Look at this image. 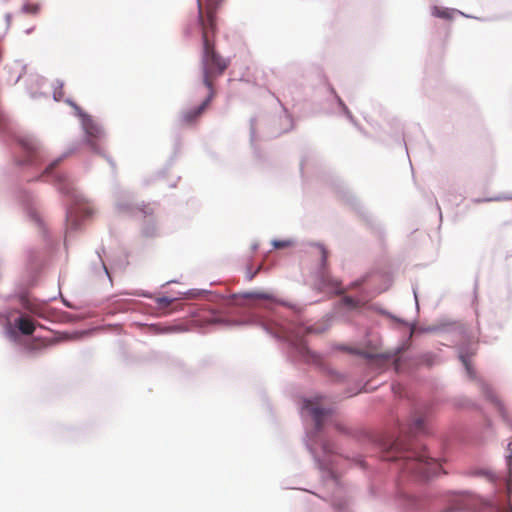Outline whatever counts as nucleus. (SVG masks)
I'll use <instances>...</instances> for the list:
<instances>
[{
	"instance_id": "nucleus-1",
	"label": "nucleus",
	"mask_w": 512,
	"mask_h": 512,
	"mask_svg": "<svg viewBox=\"0 0 512 512\" xmlns=\"http://www.w3.org/2000/svg\"><path fill=\"white\" fill-rule=\"evenodd\" d=\"M409 412L405 421L395 420V428L390 431L369 433L353 431L336 423L335 428L342 434L355 438L358 442L369 445L374 454L390 465L398 486L396 501L407 509H424L425 501L406 490L404 483L408 480L427 482L439 475L441 465L427 451L425 446L414 443L412 437L428 435V417L431 407L425 402L407 398Z\"/></svg>"
},
{
	"instance_id": "nucleus-2",
	"label": "nucleus",
	"mask_w": 512,
	"mask_h": 512,
	"mask_svg": "<svg viewBox=\"0 0 512 512\" xmlns=\"http://www.w3.org/2000/svg\"><path fill=\"white\" fill-rule=\"evenodd\" d=\"M224 303L226 306H245L251 324L261 327L273 338L284 342L290 361L318 363L319 356L307 347L303 337L328 330L332 324V315H327L318 324L306 325L300 319L303 306L276 301L270 294L257 291L231 294L224 299Z\"/></svg>"
},
{
	"instance_id": "nucleus-3",
	"label": "nucleus",
	"mask_w": 512,
	"mask_h": 512,
	"mask_svg": "<svg viewBox=\"0 0 512 512\" xmlns=\"http://www.w3.org/2000/svg\"><path fill=\"white\" fill-rule=\"evenodd\" d=\"M66 102L74 108L76 115L79 117L84 138L81 141L71 143L66 151L52 160L43 169H40V172L34 179H44L47 182L53 183L58 192L67 201L65 208L66 237L64 241V245L67 248L68 237L80 228L82 220L92 215V210L84 205L87 202V199L75 188L68 176L57 169L58 165L75 153L82 143L89 146L91 151L95 154L104 157L112 169H115V162L111 157L104 154L97 144V141L101 140L105 136V130L101 123L83 111L71 99H67Z\"/></svg>"
},
{
	"instance_id": "nucleus-4",
	"label": "nucleus",
	"mask_w": 512,
	"mask_h": 512,
	"mask_svg": "<svg viewBox=\"0 0 512 512\" xmlns=\"http://www.w3.org/2000/svg\"><path fill=\"white\" fill-rule=\"evenodd\" d=\"M333 412L331 407H323L317 400L311 398H304L300 405L301 417L310 418L313 422V427L306 431V448L320 471L323 483L340 489V479L336 472L340 457L334 444L323 434L324 425L331 419Z\"/></svg>"
},
{
	"instance_id": "nucleus-5",
	"label": "nucleus",
	"mask_w": 512,
	"mask_h": 512,
	"mask_svg": "<svg viewBox=\"0 0 512 512\" xmlns=\"http://www.w3.org/2000/svg\"><path fill=\"white\" fill-rule=\"evenodd\" d=\"M12 298L18 300L22 310L18 308L7 310L5 313H0V319L5 320V336L10 341L18 343L23 337L33 335L39 326L34 318H44L46 303L55 297L42 301L32 300L26 290L19 288L14 295H8L5 300Z\"/></svg>"
},
{
	"instance_id": "nucleus-6",
	"label": "nucleus",
	"mask_w": 512,
	"mask_h": 512,
	"mask_svg": "<svg viewBox=\"0 0 512 512\" xmlns=\"http://www.w3.org/2000/svg\"><path fill=\"white\" fill-rule=\"evenodd\" d=\"M229 60L224 59L214 47V44L209 39L208 31L202 32V55H201V70L202 81L209 93L200 105L206 110L215 96V91L212 84V78L220 76L228 67Z\"/></svg>"
},
{
	"instance_id": "nucleus-7",
	"label": "nucleus",
	"mask_w": 512,
	"mask_h": 512,
	"mask_svg": "<svg viewBox=\"0 0 512 512\" xmlns=\"http://www.w3.org/2000/svg\"><path fill=\"white\" fill-rule=\"evenodd\" d=\"M14 145V160L20 167L39 169L44 163L47 152L42 142L34 135L22 137L9 136Z\"/></svg>"
},
{
	"instance_id": "nucleus-8",
	"label": "nucleus",
	"mask_w": 512,
	"mask_h": 512,
	"mask_svg": "<svg viewBox=\"0 0 512 512\" xmlns=\"http://www.w3.org/2000/svg\"><path fill=\"white\" fill-rule=\"evenodd\" d=\"M339 350L348 352L353 355L360 356L362 358H365L369 362H376V361H391L394 369L397 372H401L404 370V364L406 362L404 352L406 350V345L402 344L395 348L394 350L386 351L383 353H376L367 351L360 348H352L345 344H340L337 346Z\"/></svg>"
},
{
	"instance_id": "nucleus-9",
	"label": "nucleus",
	"mask_w": 512,
	"mask_h": 512,
	"mask_svg": "<svg viewBox=\"0 0 512 512\" xmlns=\"http://www.w3.org/2000/svg\"><path fill=\"white\" fill-rule=\"evenodd\" d=\"M456 511H469V512H503V508L490 501L482 498H476L467 493L455 494L450 500L447 508L441 512H456Z\"/></svg>"
},
{
	"instance_id": "nucleus-10",
	"label": "nucleus",
	"mask_w": 512,
	"mask_h": 512,
	"mask_svg": "<svg viewBox=\"0 0 512 512\" xmlns=\"http://www.w3.org/2000/svg\"><path fill=\"white\" fill-rule=\"evenodd\" d=\"M114 208L118 214L135 217L138 215H150L152 207L148 204H138L134 194L121 187H115L113 191Z\"/></svg>"
},
{
	"instance_id": "nucleus-11",
	"label": "nucleus",
	"mask_w": 512,
	"mask_h": 512,
	"mask_svg": "<svg viewBox=\"0 0 512 512\" xmlns=\"http://www.w3.org/2000/svg\"><path fill=\"white\" fill-rule=\"evenodd\" d=\"M310 245L317 247L321 254L320 263L316 272V285L318 289L321 291L338 293L340 290L338 281L326 270L328 250L322 243H310Z\"/></svg>"
},
{
	"instance_id": "nucleus-12",
	"label": "nucleus",
	"mask_w": 512,
	"mask_h": 512,
	"mask_svg": "<svg viewBox=\"0 0 512 512\" xmlns=\"http://www.w3.org/2000/svg\"><path fill=\"white\" fill-rule=\"evenodd\" d=\"M228 296H222L221 297V304L217 310L212 311V322L215 324H231L232 322L229 319L230 314H243L246 319L242 323H249L248 321V315L246 313V307L245 306H226L224 303V299Z\"/></svg>"
},
{
	"instance_id": "nucleus-13",
	"label": "nucleus",
	"mask_w": 512,
	"mask_h": 512,
	"mask_svg": "<svg viewBox=\"0 0 512 512\" xmlns=\"http://www.w3.org/2000/svg\"><path fill=\"white\" fill-rule=\"evenodd\" d=\"M434 328H436L435 334L440 336L450 335L453 339L460 338L465 333V327L462 323L447 317L437 319L434 322Z\"/></svg>"
},
{
	"instance_id": "nucleus-14",
	"label": "nucleus",
	"mask_w": 512,
	"mask_h": 512,
	"mask_svg": "<svg viewBox=\"0 0 512 512\" xmlns=\"http://www.w3.org/2000/svg\"><path fill=\"white\" fill-rule=\"evenodd\" d=\"M19 199L24 205L27 217L41 230L43 236L46 238L47 230L45 228L44 222L39 215L35 205H34V197L28 191H21L19 195Z\"/></svg>"
},
{
	"instance_id": "nucleus-15",
	"label": "nucleus",
	"mask_w": 512,
	"mask_h": 512,
	"mask_svg": "<svg viewBox=\"0 0 512 512\" xmlns=\"http://www.w3.org/2000/svg\"><path fill=\"white\" fill-rule=\"evenodd\" d=\"M372 297H374V295L369 294L365 289H361L357 296L343 295L338 303L337 313H339L342 308H347L351 311L364 308Z\"/></svg>"
},
{
	"instance_id": "nucleus-16",
	"label": "nucleus",
	"mask_w": 512,
	"mask_h": 512,
	"mask_svg": "<svg viewBox=\"0 0 512 512\" xmlns=\"http://www.w3.org/2000/svg\"><path fill=\"white\" fill-rule=\"evenodd\" d=\"M369 308L378 312L379 314H382V315L388 317L389 319L395 321L396 323H398L402 326L409 327L412 332L417 331L419 333H434L435 334L436 328H434V323L431 325L425 326V327L417 328L416 321L408 322L407 320L402 319V318L390 313L388 310L378 307L377 305H371V306H369Z\"/></svg>"
},
{
	"instance_id": "nucleus-17",
	"label": "nucleus",
	"mask_w": 512,
	"mask_h": 512,
	"mask_svg": "<svg viewBox=\"0 0 512 512\" xmlns=\"http://www.w3.org/2000/svg\"><path fill=\"white\" fill-rule=\"evenodd\" d=\"M47 80L40 75H31L29 77V84L27 85V92L32 100L49 99V92L44 90Z\"/></svg>"
},
{
	"instance_id": "nucleus-18",
	"label": "nucleus",
	"mask_w": 512,
	"mask_h": 512,
	"mask_svg": "<svg viewBox=\"0 0 512 512\" xmlns=\"http://www.w3.org/2000/svg\"><path fill=\"white\" fill-rule=\"evenodd\" d=\"M330 502L334 512H355L352 500L340 493L334 492Z\"/></svg>"
},
{
	"instance_id": "nucleus-19",
	"label": "nucleus",
	"mask_w": 512,
	"mask_h": 512,
	"mask_svg": "<svg viewBox=\"0 0 512 512\" xmlns=\"http://www.w3.org/2000/svg\"><path fill=\"white\" fill-rule=\"evenodd\" d=\"M91 271L96 276H105L109 283L112 284L111 274L99 250H96V260L91 263Z\"/></svg>"
},
{
	"instance_id": "nucleus-20",
	"label": "nucleus",
	"mask_w": 512,
	"mask_h": 512,
	"mask_svg": "<svg viewBox=\"0 0 512 512\" xmlns=\"http://www.w3.org/2000/svg\"><path fill=\"white\" fill-rule=\"evenodd\" d=\"M204 111L205 109L200 104L193 108L184 109L180 112V121L183 124L191 125L198 120Z\"/></svg>"
},
{
	"instance_id": "nucleus-21",
	"label": "nucleus",
	"mask_w": 512,
	"mask_h": 512,
	"mask_svg": "<svg viewBox=\"0 0 512 512\" xmlns=\"http://www.w3.org/2000/svg\"><path fill=\"white\" fill-rule=\"evenodd\" d=\"M454 13H458L466 18H474L473 16L471 15H468V14H465L457 9H450V8H445V7H439V6H436L434 5L432 7V10H431V14L434 16V17H437V18H440V19H445V20H450L452 19V15Z\"/></svg>"
},
{
	"instance_id": "nucleus-22",
	"label": "nucleus",
	"mask_w": 512,
	"mask_h": 512,
	"mask_svg": "<svg viewBox=\"0 0 512 512\" xmlns=\"http://www.w3.org/2000/svg\"><path fill=\"white\" fill-rule=\"evenodd\" d=\"M512 309V290L510 288L507 289L506 293V299L503 303V307L501 308V316L502 320L497 322L496 325L501 330L504 328L505 324L507 323L510 315V311Z\"/></svg>"
},
{
	"instance_id": "nucleus-23",
	"label": "nucleus",
	"mask_w": 512,
	"mask_h": 512,
	"mask_svg": "<svg viewBox=\"0 0 512 512\" xmlns=\"http://www.w3.org/2000/svg\"><path fill=\"white\" fill-rule=\"evenodd\" d=\"M328 91L331 93V95H333L341 113H343L352 124L357 126V122H356L355 118L353 117L352 113L350 112V110L348 109V107L346 106V104L344 103L342 98L337 94V92L335 91L333 86L328 85Z\"/></svg>"
},
{
	"instance_id": "nucleus-24",
	"label": "nucleus",
	"mask_w": 512,
	"mask_h": 512,
	"mask_svg": "<svg viewBox=\"0 0 512 512\" xmlns=\"http://www.w3.org/2000/svg\"><path fill=\"white\" fill-rule=\"evenodd\" d=\"M144 217V223L142 226V234L145 237H154L157 235V226L153 216V212L150 215H142Z\"/></svg>"
},
{
	"instance_id": "nucleus-25",
	"label": "nucleus",
	"mask_w": 512,
	"mask_h": 512,
	"mask_svg": "<svg viewBox=\"0 0 512 512\" xmlns=\"http://www.w3.org/2000/svg\"><path fill=\"white\" fill-rule=\"evenodd\" d=\"M223 0H206L208 8V26L213 28L215 22V13Z\"/></svg>"
},
{
	"instance_id": "nucleus-26",
	"label": "nucleus",
	"mask_w": 512,
	"mask_h": 512,
	"mask_svg": "<svg viewBox=\"0 0 512 512\" xmlns=\"http://www.w3.org/2000/svg\"><path fill=\"white\" fill-rule=\"evenodd\" d=\"M439 363L438 356L432 352H425L419 356V364L433 367Z\"/></svg>"
},
{
	"instance_id": "nucleus-27",
	"label": "nucleus",
	"mask_w": 512,
	"mask_h": 512,
	"mask_svg": "<svg viewBox=\"0 0 512 512\" xmlns=\"http://www.w3.org/2000/svg\"><path fill=\"white\" fill-rule=\"evenodd\" d=\"M296 244V241L294 239H273L271 241V245L274 249H282L290 246H294Z\"/></svg>"
},
{
	"instance_id": "nucleus-28",
	"label": "nucleus",
	"mask_w": 512,
	"mask_h": 512,
	"mask_svg": "<svg viewBox=\"0 0 512 512\" xmlns=\"http://www.w3.org/2000/svg\"><path fill=\"white\" fill-rule=\"evenodd\" d=\"M506 199H512V198L506 197V196H501V195L494 196V197H484V198L477 197V198H472L471 202L475 203V204H480V203H486V202H492V201H501V200H506Z\"/></svg>"
},
{
	"instance_id": "nucleus-29",
	"label": "nucleus",
	"mask_w": 512,
	"mask_h": 512,
	"mask_svg": "<svg viewBox=\"0 0 512 512\" xmlns=\"http://www.w3.org/2000/svg\"><path fill=\"white\" fill-rule=\"evenodd\" d=\"M63 85H64L63 81H61L59 79H56L55 82L53 83V87H54L53 99L55 101L61 100V98L63 96V92H62Z\"/></svg>"
},
{
	"instance_id": "nucleus-30",
	"label": "nucleus",
	"mask_w": 512,
	"mask_h": 512,
	"mask_svg": "<svg viewBox=\"0 0 512 512\" xmlns=\"http://www.w3.org/2000/svg\"><path fill=\"white\" fill-rule=\"evenodd\" d=\"M40 10V5L39 4H29V3H25L22 5L21 7V12L22 13H25V14H37Z\"/></svg>"
},
{
	"instance_id": "nucleus-31",
	"label": "nucleus",
	"mask_w": 512,
	"mask_h": 512,
	"mask_svg": "<svg viewBox=\"0 0 512 512\" xmlns=\"http://www.w3.org/2000/svg\"><path fill=\"white\" fill-rule=\"evenodd\" d=\"M204 294H210V292L203 289H190L184 293L186 298H196Z\"/></svg>"
},
{
	"instance_id": "nucleus-32",
	"label": "nucleus",
	"mask_w": 512,
	"mask_h": 512,
	"mask_svg": "<svg viewBox=\"0 0 512 512\" xmlns=\"http://www.w3.org/2000/svg\"><path fill=\"white\" fill-rule=\"evenodd\" d=\"M284 112V122L286 123V126L283 128V132H288L293 127V120L290 114H288L287 110L283 107Z\"/></svg>"
},
{
	"instance_id": "nucleus-33",
	"label": "nucleus",
	"mask_w": 512,
	"mask_h": 512,
	"mask_svg": "<svg viewBox=\"0 0 512 512\" xmlns=\"http://www.w3.org/2000/svg\"><path fill=\"white\" fill-rule=\"evenodd\" d=\"M176 300V298L174 297H168V296H161V297H158L156 299V302L157 304L161 307V308H165L167 307L168 305H170L172 302H174Z\"/></svg>"
},
{
	"instance_id": "nucleus-34",
	"label": "nucleus",
	"mask_w": 512,
	"mask_h": 512,
	"mask_svg": "<svg viewBox=\"0 0 512 512\" xmlns=\"http://www.w3.org/2000/svg\"><path fill=\"white\" fill-rule=\"evenodd\" d=\"M261 268H262V265L258 266V268L256 270H252V267L248 266L247 270H246V278H247V280L248 281L253 280L254 277L257 275V273L260 271Z\"/></svg>"
},
{
	"instance_id": "nucleus-35",
	"label": "nucleus",
	"mask_w": 512,
	"mask_h": 512,
	"mask_svg": "<svg viewBox=\"0 0 512 512\" xmlns=\"http://www.w3.org/2000/svg\"><path fill=\"white\" fill-rule=\"evenodd\" d=\"M197 8H198V22L203 27L204 26V18H203V8L200 0H197Z\"/></svg>"
},
{
	"instance_id": "nucleus-36",
	"label": "nucleus",
	"mask_w": 512,
	"mask_h": 512,
	"mask_svg": "<svg viewBox=\"0 0 512 512\" xmlns=\"http://www.w3.org/2000/svg\"><path fill=\"white\" fill-rule=\"evenodd\" d=\"M255 135H256L255 118H251L250 119V138H251V142L254 141Z\"/></svg>"
},
{
	"instance_id": "nucleus-37",
	"label": "nucleus",
	"mask_w": 512,
	"mask_h": 512,
	"mask_svg": "<svg viewBox=\"0 0 512 512\" xmlns=\"http://www.w3.org/2000/svg\"><path fill=\"white\" fill-rule=\"evenodd\" d=\"M366 281V279H358V280H355L354 282L351 283V286L352 288H358L360 287L364 282Z\"/></svg>"
},
{
	"instance_id": "nucleus-38",
	"label": "nucleus",
	"mask_w": 512,
	"mask_h": 512,
	"mask_svg": "<svg viewBox=\"0 0 512 512\" xmlns=\"http://www.w3.org/2000/svg\"><path fill=\"white\" fill-rule=\"evenodd\" d=\"M355 462H356V464L360 465L363 469H365L367 467L365 461L362 459L361 456H357L355 458Z\"/></svg>"
},
{
	"instance_id": "nucleus-39",
	"label": "nucleus",
	"mask_w": 512,
	"mask_h": 512,
	"mask_svg": "<svg viewBox=\"0 0 512 512\" xmlns=\"http://www.w3.org/2000/svg\"><path fill=\"white\" fill-rule=\"evenodd\" d=\"M11 19H12V15L10 13H6L5 14V21H6V24H7V28L10 26Z\"/></svg>"
},
{
	"instance_id": "nucleus-40",
	"label": "nucleus",
	"mask_w": 512,
	"mask_h": 512,
	"mask_svg": "<svg viewBox=\"0 0 512 512\" xmlns=\"http://www.w3.org/2000/svg\"><path fill=\"white\" fill-rule=\"evenodd\" d=\"M130 295H138V296H143L145 298H151V295L150 293L148 292H142V293H130Z\"/></svg>"
},
{
	"instance_id": "nucleus-41",
	"label": "nucleus",
	"mask_w": 512,
	"mask_h": 512,
	"mask_svg": "<svg viewBox=\"0 0 512 512\" xmlns=\"http://www.w3.org/2000/svg\"><path fill=\"white\" fill-rule=\"evenodd\" d=\"M413 293H414V298H415L416 309L418 310L419 309V302H418V296H417L415 288H413Z\"/></svg>"
},
{
	"instance_id": "nucleus-42",
	"label": "nucleus",
	"mask_w": 512,
	"mask_h": 512,
	"mask_svg": "<svg viewBox=\"0 0 512 512\" xmlns=\"http://www.w3.org/2000/svg\"><path fill=\"white\" fill-rule=\"evenodd\" d=\"M393 390H394V394L399 395L400 397H402V391H401V388L399 386L397 387V390H396L395 387H393Z\"/></svg>"
},
{
	"instance_id": "nucleus-43",
	"label": "nucleus",
	"mask_w": 512,
	"mask_h": 512,
	"mask_svg": "<svg viewBox=\"0 0 512 512\" xmlns=\"http://www.w3.org/2000/svg\"><path fill=\"white\" fill-rule=\"evenodd\" d=\"M472 402L470 400H465L464 403H458L457 405L461 407H468Z\"/></svg>"
},
{
	"instance_id": "nucleus-44",
	"label": "nucleus",
	"mask_w": 512,
	"mask_h": 512,
	"mask_svg": "<svg viewBox=\"0 0 512 512\" xmlns=\"http://www.w3.org/2000/svg\"><path fill=\"white\" fill-rule=\"evenodd\" d=\"M63 304L69 308H72V305L67 300L63 299Z\"/></svg>"
},
{
	"instance_id": "nucleus-45",
	"label": "nucleus",
	"mask_w": 512,
	"mask_h": 512,
	"mask_svg": "<svg viewBox=\"0 0 512 512\" xmlns=\"http://www.w3.org/2000/svg\"><path fill=\"white\" fill-rule=\"evenodd\" d=\"M251 249L253 251L257 250L258 249V243H253L252 246H251Z\"/></svg>"
},
{
	"instance_id": "nucleus-46",
	"label": "nucleus",
	"mask_w": 512,
	"mask_h": 512,
	"mask_svg": "<svg viewBox=\"0 0 512 512\" xmlns=\"http://www.w3.org/2000/svg\"><path fill=\"white\" fill-rule=\"evenodd\" d=\"M21 76H22V75H21V74H19V75L16 77V79H15V81H14V84H16V83H18V82H19V80H20Z\"/></svg>"
},
{
	"instance_id": "nucleus-47",
	"label": "nucleus",
	"mask_w": 512,
	"mask_h": 512,
	"mask_svg": "<svg viewBox=\"0 0 512 512\" xmlns=\"http://www.w3.org/2000/svg\"><path fill=\"white\" fill-rule=\"evenodd\" d=\"M174 363L179 367L182 365V362L180 360H175Z\"/></svg>"
},
{
	"instance_id": "nucleus-48",
	"label": "nucleus",
	"mask_w": 512,
	"mask_h": 512,
	"mask_svg": "<svg viewBox=\"0 0 512 512\" xmlns=\"http://www.w3.org/2000/svg\"><path fill=\"white\" fill-rule=\"evenodd\" d=\"M35 284V278L33 277L29 283L30 286H33Z\"/></svg>"
},
{
	"instance_id": "nucleus-49",
	"label": "nucleus",
	"mask_w": 512,
	"mask_h": 512,
	"mask_svg": "<svg viewBox=\"0 0 512 512\" xmlns=\"http://www.w3.org/2000/svg\"><path fill=\"white\" fill-rule=\"evenodd\" d=\"M27 349H28L29 351H34V350H35V348H34L33 346H28V347H27Z\"/></svg>"
},
{
	"instance_id": "nucleus-50",
	"label": "nucleus",
	"mask_w": 512,
	"mask_h": 512,
	"mask_svg": "<svg viewBox=\"0 0 512 512\" xmlns=\"http://www.w3.org/2000/svg\"><path fill=\"white\" fill-rule=\"evenodd\" d=\"M175 282H176L175 280H170V281H167L166 284L175 283Z\"/></svg>"
},
{
	"instance_id": "nucleus-51",
	"label": "nucleus",
	"mask_w": 512,
	"mask_h": 512,
	"mask_svg": "<svg viewBox=\"0 0 512 512\" xmlns=\"http://www.w3.org/2000/svg\"><path fill=\"white\" fill-rule=\"evenodd\" d=\"M487 425H488V427H490V426L492 425V424H491V421H488V422H487Z\"/></svg>"
}]
</instances>
